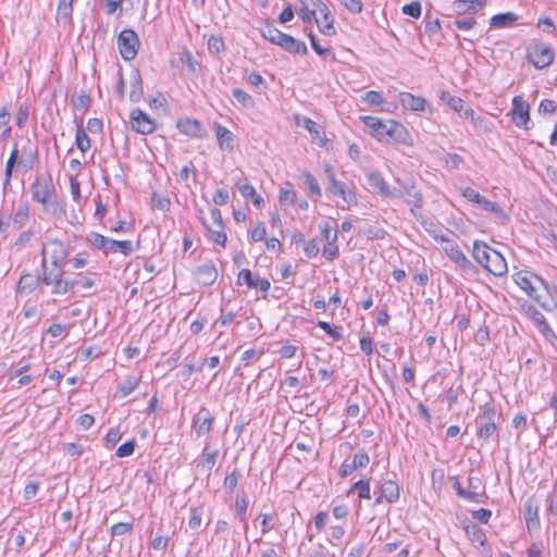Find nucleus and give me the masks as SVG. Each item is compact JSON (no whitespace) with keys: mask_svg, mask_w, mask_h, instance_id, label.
Listing matches in <instances>:
<instances>
[{"mask_svg":"<svg viewBox=\"0 0 557 557\" xmlns=\"http://www.w3.org/2000/svg\"><path fill=\"white\" fill-rule=\"evenodd\" d=\"M470 0H455L451 9L458 15L472 14L476 12V7H471Z\"/></svg>","mask_w":557,"mask_h":557,"instance_id":"46","label":"nucleus"},{"mask_svg":"<svg viewBox=\"0 0 557 557\" xmlns=\"http://www.w3.org/2000/svg\"><path fill=\"white\" fill-rule=\"evenodd\" d=\"M381 495L389 503H396L399 499V485L394 480H384L380 486Z\"/></svg>","mask_w":557,"mask_h":557,"instance_id":"31","label":"nucleus"},{"mask_svg":"<svg viewBox=\"0 0 557 557\" xmlns=\"http://www.w3.org/2000/svg\"><path fill=\"white\" fill-rule=\"evenodd\" d=\"M180 61L187 67L190 74H196L201 69V65L198 62V60H196L191 52H189L187 49H184L180 53Z\"/></svg>","mask_w":557,"mask_h":557,"instance_id":"39","label":"nucleus"},{"mask_svg":"<svg viewBox=\"0 0 557 557\" xmlns=\"http://www.w3.org/2000/svg\"><path fill=\"white\" fill-rule=\"evenodd\" d=\"M232 96L236 99L244 108H252L255 106L252 97L240 88H234Z\"/></svg>","mask_w":557,"mask_h":557,"instance_id":"49","label":"nucleus"},{"mask_svg":"<svg viewBox=\"0 0 557 557\" xmlns=\"http://www.w3.org/2000/svg\"><path fill=\"white\" fill-rule=\"evenodd\" d=\"M440 244L448 258L454 261L466 274L474 275L479 273V268L473 264L462 252L459 245L447 236H441Z\"/></svg>","mask_w":557,"mask_h":557,"instance_id":"4","label":"nucleus"},{"mask_svg":"<svg viewBox=\"0 0 557 557\" xmlns=\"http://www.w3.org/2000/svg\"><path fill=\"white\" fill-rule=\"evenodd\" d=\"M133 531V524L126 522H117L111 527L112 536H121Z\"/></svg>","mask_w":557,"mask_h":557,"instance_id":"62","label":"nucleus"},{"mask_svg":"<svg viewBox=\"0 0 557 557\" xmlns=\"http://www.w3.org/2000/svg\"><path fill=\"white\" fill-rule=\"evenodd\" d=\"M304 178H305V184L309 188V190L313 195L321 197L322 193H321V188H320L318 180L310 172H305Z\"/></svg>","mask_w":557,"mask_h":557,"instance_id":"58","label":"nucleus"},{"mask_svg":"<svg viewBox=\"0 0 557 557\" xmlns=\"http://www.w3.org/2000/svg\"><path fill=\"white\" fill-rule=\"evenodd\" d=\"M441 99L447 100V104L449 106V108L457 113H461L466 104V102L461 98L451 96L448 92H443Z\"/></svg>","mask_w":557,"mask_h":557,"instance_id":"51","label":"nucleus"},{"mask_svg":"<svg viewBox=\"0 0 557 557\" xmlns=\"http://www.w3.org/2000/svg\"><path fill=\"white\" fill-rule=\"evenodd\" d=\"M73 2L74 0H59L55 20L64 28L73 27Z\"/></svg>","mask_w":557,"mask_h":557,"instance_id":"19","label":"nucleus"},{"mask_svg":"<svg viewBox=\"0 0 557 557\" xmlns=\"http://www.w3.org/2000/svg\"><path fill=\"white\" fill-rule=\"evenodd\" d=\"M176 128L189 137L203 138L206 136V131L203 129L201 123L197 120H178L176 122Z\"/></svg>","mask_w":557,"mask_h":557,"instance_id":"20","label":"nucleus"},{"mask_svg":"<svg viewBox=\"0 0 557 557\" xmlns=\"http://www.w3.org/2000/svg\"><path fill=\"white\" fill-rule=\"evenodd\" d=\"M495 416L496 408L493 401L485 403L481 407V412L476 417V423L479 424L476 435L480 438L487 440L495 433L497 430Z\"/></svg>","mask_w":557,"mask_h":557,"instance_id":"6","label":"nucleus"},{"mask_svg":"<svg viewBox=\"0 0 557 557\" xmlns=\"http://www.w3.org/2000/svg\"><path fill=\"white\" fill-rule=\"evenodd\" d=\"M195 370L201 371L202 366L196 368L194 358L189 359V357H187L182 363L180 376H182L185 381H188L189 376L194 373Z\"/></svg>","mask_w":557,"mask_h":557,"instance_id":"54","label":"nucleus"},{"mask_svg":"<svg viewBox=\"0 0 557 557\" xmlns=\"http://www.w3.org/2000/svg\"><path fill=\"white\" fill-rule=\"evenodd\" d=\"M88 240L106 253L109 251H116L119 249L123 255L128 256L134 250L133 243L131 240H115L96 232H91L89 234Z\"/></svg>","mask_w":557,"mask_h":557,"instance_id":"7","label":"nucleus"},{"mask_svg":"<svg viewBox=\"0 0 557 557\" xmlns=\"http://www.w3.org/2000/svg\"><path fill=\"white\" fill-rule=\"evenodd\" d=\"M523 517L528 528H536L540 525L539 504L534 497H529L523 504Z\"/></svg>","mask_w":557,"mask_h":557,"instance_id":"23","label":"nucleus"},{"mask_svg":"<svg viewBox=\"0 0 557 557\" xmlns=\"http://www.w3.org/2000/svg\"><path fill=\"white\" fill-rule=\"evenodd\" d=\"M513 281L544 310L553 311L557 308L549 286L541 276L529 271H519L513 274Z\"/></svg>","mask_w":557,"mask_h":557,"instance_id":"1","label":"nucleus"},{"mask_svg":"<svg viewBox=\"0 0 557 557\" xmlns=\"http://www.w3.org/2000/svg\"><path fill=\"white\" fill-rule=\"evenodd\" d=\"M362 233L371 240L384 239L386 236V231L375 225H369L362 230Z\"/></svg>","mask_w":557,"mask_h":557,"instance_id":"57","label":"nucleus"},{"mask_svg":"<svg viewBox=\"0 0 557 557\" xmlns=\"http://www.w3.org/2000/svg\"><path fill=\"white\" fill-rule=\"evenodd\" d=\"M484 269L495 276H503L508 270L505 258L497 250H494L492 256H490V261L487 264H484Z\"/></svg>","mask_w":557,"mask_h":557,"instance_id":"24","label":"nucleus"},{"mask_svg":"<svg viewBox=\"0 0 557 557\" xmlns=\"http://www.w3.org/2000/svg\"><path fill=\"white\" fill-rule=\"evenodd\" d=\"M42 269V284L51 286V294L63 295L70 292H74L76 288L75 278H65L64 269H49L48 260L44 258L41 260Z\"/></svg>","mask_w":557,"mask_h":557,"instance_id":"3","label":"nucleus"},{"mask_svg":"<svg viewBox=\"0 0 557 557\" xmlns=\"http://www.w3.org/2000/svg\"><path fill=\"white\" fill-rule=\"evenodd\" d=\"M240 195L247 199V200H250L252 202V205L256 207V208H261L264 206V200L263 198L257 194L255 187L251 185V184H236Z\"/></svg>","mask_w":557,"mask_h":557,"instance_id":"32","label":"nucleus"},{"mask_svg":"<svg viewBox=\"0 0 557 557\" xmlns=\"http://www.w3.org/2000/svg\"><path fill=\"white\" fill-rule=\"evenodd\" d=\"M466 533L469 540L473 543H479L480 545H484L486 542L485 533L481 528L476 524L466 527Z\"/></svg>","mask_w":557,"mask_h":557,"instance_id":"42","label":"nucleus"},{"mask_svg":"<svg viewBox=\"0 0 557 557\" xmlns=\"http://www.w3.org/2000/svg\"><path fill=\"white\" fill-rule=\"evenodd\" d=\"M32 199L49 212L61 210V203L50 174H37L30 185Z\"/></svg>","mask_w":557,"mask_h":557,"instance_id":"2","label":"nucleus"},{"mask_svg":"<svg viewBox=\"0 0 557 557\" xmlns=\"http://www.w3.org/2000/svg\"><path fill=\"white\" fill-rule=\"evenodd\" d=\"M325 172L329 177L330 191L333 195L341 197L349 206L356 205L357 197H356L355 193L352 190L348 189L347 186L343 182H339L336 180L335 174L330 166L326 168Z\"/></svg>","mask_w":557,"mask_h":557,"instance_id":"15","label":"nucleus"},{"mask_svg":"<svg viewBox=\"0 0 557 557\" xmlns=\"http://www.w3.org/2000/svg\"><path fill=\"white\" fill-rule=\"evenodd\" d=\"M144 97V86L140 71L133 67L131 71V91L129 100L132 102H139Z\"/></svg>","mask_w":557,"mask_h":557,"instance_id":"25","label":"nucleus"},{"mask_svg":"<svg viewBox=\"0 0 557 557\" xmlns=\"http://www.w3.org/2000/svg\"><path fill=\"white\" fill-rule=\"evenodd\" d=\"M29 219V208L27 202L20 203L12 218V226L15 231L21 230Z\"/></svg>","mask_w":557,"mask_h":557,"instance_id":"34","label":"nucleus"},{"mask_svg":"<svg viewBox=\"0 0 557 557\" xmlns=\"http://www.w3.org/2000/svg\"><path fill=\"white\" fill-rule=\"evenodd\" d=\"M422 225L424 227V230L436 240V242H440L441 240V236H444L442 234V228L441 226L433 222V221H422Z\"/></svg>","mask_w":557,"mask_h":557,"instance_id":"59","label":"nucleus"},{"mask_svg":"<svg viewBox=\"0 0 557 557\" xmlns=\"http://www.w3.org/2000/svg\"><path fill=\"white\" fill-rule=\"evenodd\" d=\"M42 259L50 258L49 269H64L67 263L69 248L59 239H50L41 250Z\"/></svg>","mask_w":557,"mask_h":557,"instance_id":"5","label":"nucleus"},{"mask_svg":"<svg viewBox=\"0 0 557 557\" xmlns=\"http://www.w3.org/2000/svg\"><path fill=\"white\" fill-rule=\"evenodd\" d=\"M385 144L412 145V138L408 129L395 120H388V129Z\"/></svg>","mask_w":557,"mask_h":557,"instance_id":"14","label":"nucleus"},{"mask_svg":"<svg viewBox=\"0 0 557 557\" xmlns=\"http://www.w3.org/2000/svg\"><path fill=\"white\" fill-rule=\"evenodd\" d=\"M247 507H248V500H247V497L246 495H237V498H236V517L238 518L239 521L244 522L245 523V530H247L248 525L246 523V511H247Z\"/></svg>","mask_w":557,"mask_h":557,"instance_id":"48","label":"nucleus"},{"mask_svg":"<svg viewBox=\"0 0 557 557\" xmlns=\"http://www.w3.org/2000/svg\"><path fill=\"white\" fill-rule=\"evenodd\" d=\"M448 481L451 482V486L455 490L456 494L470 503H481V493H474L467 491L459 481V478L456 475L448 476Z\"/></svg>","mask_w":557,"mask_h":557,"instance_id":"28","label":"nucleus"},{"mask_svg":"<svg viewBox=\"0 0 557 557\" xmlns=\"http://www.w3.org/2000/svg\"><path fill=\"white\" fill-rule=\"evenodd\" d=\"M462 196L467 200L478 203L483 210L495 213L504 221L509 220V216L505 213L504 209L497 202L491 201L487 198H485L484 196H481L472 187H466L462 190Z\"/></svg>","mask_w":557,"mask_h":557,"instance_id":"10","label":"nucleus"},{"mask_svg":"<svg viewBox=\"0 0 557 557\" xmlns=\"http://www.w3.org/2000/svg\"><path fill=\"white\" fill-rule=\"evenodd\" d=\"M494 250L495 249L491 248L484 242L474 240L472 256L475 259V261L484 268V264L488 263L490 256H492Z\"/></svg>","mask_w":557,"mask_h":557,"instance_id":"29","label":"nucleus"},{"mask_svg":"<svg viewBox=\"0 0 557 557\" xmlns=\"http://www.w3.org/2000/svg\"><path fill=\"white\" fill-rule=\"evenodd\" d=\"M172 206L171 199L168 195L160 193V191H153L151 195V208L158 209L160 211L166 212L170 211Z\"/></svg>","mask_w":557,"mask_h":557,"instance_id":"36","label":"nucleus"},{"mask_svg":"<svg viewBox=\"0 0 557 557\" xmlns=\"http://www.w3.org/2000/svg\"><path fill=\"white\" fill-rule=\"evenodd\" d=\"M213 423V418L210 414L202 417L197 414L194 418V429L198 435H203L210 432Z\"/></svg>","mask_w":557,"mask_h":557,"instance_id":"37","label":"nucleus"},{"mask_svg":"<svg viewBox=\"0 0 557 557\" xmlns=\"http://www.w3.org/2000/svg\"><path fill=\"white\" fill-rule=\"evenodd\" d=\"M132 128L139 134L148 135L156 129L154 121L139 108L134 109L129 114Z\"/></svg>","mask_w":557,"mask_h":557,"instance_id":"13","label":"nucleus"},{"mask_svg":"<svg viewBox=\"0 0 557 557\" xmlns=\"http://www.w3.org/2000/svg\"><path fill=\"white\" fill-rule=\"evenodd\" d=\"M18 154H20V150H18L17 144H14L13 148L11 150V153L9 156V159L7 160V163H5L4 182H3L4 189H7V187L10 186V184H11L12 173H13L14 166L17 162Z\"/></svg>","mask_w":557,"mask_h":557,"instance_id":"33","label":"nucleus"},{"mask_svg":"<svg viewBox=\"0 0 557 557\" xmlns=\"http://www.w3.org/2000/svg\"><path fill=\"white\" fill-rule=\"evenodd\" d=\"M321 234L329 246H334L337 242V231L330 222H324L323 225H321Z\"/></svg>","mask_w":557,"mask_h":557,"instance_id":"47","label":"nucleus"},{"mask_svg":"<svg viewBox=\"0 0 557 557\" xmlns=\"http://www.w3.org/2000/svg\"><path fill=\"white\" fill-rule=\"evenodd\" d=\"M360 121L371 129V135L374 138L381 143H385L388 129V120L383 121L376 116L362 115L360 116Z\"/></svg>","mask_w":557,"mask_h":557,"instance_id":"16","label":"nucleus"},{"mask_svg":"<svg viewBox=\"0 0 557 557\" xmlns=\"http://www.w3.org/2000/svg\"><path fill=\"white\" fill-rule=\"evenodd\" d=\"M75 144L82 152H86L90 148V139L82 124L77 125Z\"/></svg>","mask_w":557,"mask_h":557,"instance_id":"41","label":"nucleus"},{"mask_svg":"<svg viewBox=\"0 0 557 557\" xmlns=\"http://www.w3.org/2000/svg\"><path fill=\"white\" fill-rule=\"evenodd\" d=\"M296 191L290 188H281L278 194V203L281 207H288L296 203Z\"/></svg>","mask_w":557,"mask_h":557,"instance_id":"45","label":"nucleus"},{"mask_svg":"<svg viewBox=\"0 0 557 557\" xmlns=\"http://www.w3.org/2000/svg\"><path fill=\"white\" fill-rule=\"evenodd\" d=\"M140 382V377H126L117 387V392L122 397L128 396L131 393L135 391Z\"/></svg>","mask_w":557,"mask_h":557,"instance_id":"43","label":"nucleus"},{"mask_svg":"<svg viewBox=\"0 0 557 557\" xmlns=\"http://www.w3.org/2000/svg\"><path fill=\"white\" fill-rule=\"evenodd\" d=\"M122 437V433L119 428L110 429L104 437L106 447L112 448Z\"/></svg>","mask_w":557,"mask_h":557,"instance_id":"63","label":"nucleus"},{"mask_svg":"<svg viewBox=\"0 0 557 557\" xmlns=\"http://www.w3.org/2000/svg\"><path fill=\"white\" fill-rule=\"evenodd\" d=\"M512 122L519 128L529 131L532 127L530 119V106L523 101L521 96H515L512 98Z\"/></svg>","mask_w":557,"mask_h":557,"instance_id":"11","label":"nucleus"},{"mask_svg":"<svg viewBox=\"0 0 557 557\" xmlns=\"http://www.w3.org/2000/svg\"><path fill=\"white\" fill-rule=\"evenodd\" d=\"M262 36L264 39L269 40L271 44L278 45V40L284 36L285 33L281 32L272 24H267L261 29Z\"/></svg>","mask_w":557,"mask_h":557,"instance_id":"40","label":"nucleus"},{"mask_svg":"<svg viewBox=\"0 0 557 557\" xmlns=\"http://www.w3.org/2000/svg\"><path fill=\"white\" fill-rule=\"evenodd\" d=\"M237 284H246L249 288H257L256 277L249 269H243L237 276Z\"/></svg>","mask_w":557,"mask_h":557,"instance_id":"55","label":"nucleus"},{"mask_svg":"<svg viewBox=\"0 0 557 557\" xmlns=\"http://www.w3.org/2000/svg\"><path fill=\"white\" fill-rule=\"evenodd\" d=\"M218 456H219L218 449H213V450L209 451L207 448H205L202 451L201 461H200L201 466L203 468H207L208 470H211L216 462Z\"/></svg>","mask_w":557,"mask_h":557,"instance_id":"53","label":"nucleus"},{"mask_svg":"<svg viewBox=\"0 0 557 557\" xmlns=\"http://www.w3.org/2000/svg\"><path fill=\"white\" fill-rule=\"evenodd\" d=\"M357 493L359 498L370 499V479H361L355 482L349 488L347 495Z\"/></svg>","mask_w":557,"mask_h":557,"instance_id":"38","label":"nucleus"},{"mask_svg":"<svg viewBox=\"0 0 557 557\" xmlns=\"http://www.w3.org/2000/svg\"><path fill=\"white\" fill-rule=\"evenodd\" d=\"M399 189H403L406 202L410 206V211L413 216L417 218L416 209L422 207L423 196L420 191L413 190L412 185H403Z\"/></svg>","mask_w":557,"mask_h":557,"instance_id":"26","label":"nucleus"},{"mask_svg":"<svg viewBox=\"0 0 557 557\" xmlns=\"http://www.w3.org/2000/svg\"><path fill=\"white\" fill-rule=\"evenodd\" d=\"M304 127L310 133L313 139L321 138V126L309 117H305Z\"/></svg>","mask_w":557,"mask_h":557,"instance_id":"61","label":"nucleus"},{"mask_svg":"<svg viewBox=\"0 0 557 557\" xmlns=\"http://www.w3.org/2000/svg\"><path fill=\"white\" fill-rule=\"evenodd\" d=\"M401 11L405 15L419 18L421 15V3L419 1H412L408 4H405Z\"/></svg>","mask_w":557,"mask_h":557,"instance_id":"60","label":"nucleus"},{"mask_svg":"<svg viewBox=\"0 0 557 557\" xmlns=\"http://www.w3.org/2000/svg\"><path fill=\"white\" fill-rule=\"evenodd\" d=\"M90 101V96L84 90H82L77 96L73 97L71 100L72 106L82 112H86L88 110Z\"/></svg>","mask_w":557,"mask_h":557,"instance_id":"44","label":"nucleus"},{"mask_svg":"<svg viewBox=\"0 0 557 557\" xmlns=\"http://www.w3.org/2000/svg\"><path fill=\"white\" fill-rule=\"evenodd\" d=\"M317 325L323 330L334 341H339L343 338L342 327L341 326H332L326 321H318Z\"/></svg>","mask_w":557,"mask_h":557,"instance_id":"50","label":"nucleus"},{"mask_svg":"<svg viewBox=\"0 0 557 557\" xmlns=\"http://www.w3.org/2000/svg\"><path fill=\"white\" fill-rule=\"evenodd\" d=\"M399 101L405 109L411 111H423L426 104V100L423 97L414 96L410 92H400Z\"/></svg>","mask_w":557,"mask_h":557,"instance_id":"27","label":"nucleus"},{"mask_svg":"<svg viewBox=\"0 0 557 557\" xmlns=\"http://www.w3.org/2000/svg\"><path fill=\"white\" fill-rule=\"evenodd\" d=\"M38 159L39 150L37 145L32 143V140L27 138L26 145H24L22 148L20 165L23 166L25 171H29L37 163Z\"/></svg>","mask_w":557,"mask_h":557,"instance_id":"18","label":"nucleus"},{"mask_svg":"<svg viewBox=\"0 0 557 557\" xmlns=\"http://www.w3.org/2000/svg\"><path fill=\"white\" fill-rule=\"evenodd\" d=\"M42 276L38 274L33 273H24L21 275L17 285H16V293L17 294H32L34 290L37 289L41 281Z\"/></svg>","mask_w":557,"mask_h":557,"instance_id":"21","label":"nucleus"},{"mask_svg":"<svg viewBox=\"0 0 557 557\" xmlns=\"http://www.w3.org/2000/svg\"><path fill=\"white\" fill-rule=\"evenodd\" d=\"M136 440H129L120 445L115 451V455L120 458L132 456L136 448Z\"/></svg>","mask_w":557,"mask_h":557,"instance_id":"56","label":"nucleus"},{"mask_svg":"<svg viewBox=\"0 0 557 557\" xmlns=\"http://www.w3.org/2000/svg\"><path fill=\"white\" fill-rule=\"evenodd\" d=\"M369 186L383 197L403 198V189H391L385 178L379 171H369L367 174Z\"/></svg>","mask_w":557,"mask_h":557,"instance_id":"12","label":"nucleus"},{"mask_svg":"<svg viewBox=\"0 0 557 557\" xmlns=\"http://www.w3.org/2000/svg\"><path fill=\"white\" fill-rule=\"evenodd\" d=\"M554 50L541 42L533 41L527 48V58L536 69L542 70L549 66L554 61Z\"/></svg>","mask_w":557,"mask_h":557,"instance_id":"9","label":"nucleus"},{"mask_svg":"<svg viewBox=\"0 0 557 557\" xmlns=\"http://www.w3.org/2000/svg\"><path fill=\"white\" fill-rule=\"evenodd\" d=\"M214 128H215V136H216L219 147L222 150H233V148H234L233 133L219 123H215Z\"/></svg>","mask_w":557,"mask_h":557,"instance_id":"30","label":"nucleus"},{"mask_svg":"<svg viewBox=\"0 0 557 557\" xmlns=\"http://www.w3.org/2000/svg\"><path fill=\"white\" fill-rule=\"evenodd\" d=\"M197 282L202 286L212 285L218 278V270L212 261L199 265L195 271Z\"/></svg>","mask_w":557,"mask_h":557,"instance_id":"17","label":"nucleus"},{"mask_svg":"<svg viewBox=\"0 0 557 557\" xmlns=\"http://www.w3.org/2000/svg\"><path fill=\"white\" fill-rule=\"evenodd\" d=\"M476 24L475 18L473 17H462V18H456L451 25L455 26L458 29L461 30H470L474 27Z\"/></svg>","mask_w":557,"mask_h":557,"instance_id":"64","label":"nucleus"},{"mask_svg":"<svg viewBox=\"0 0 557 557\" xmlns=\"http://www.w3.org/2000/svg\"><path fill=\"white\" fill-rule=\"evenodd\" d=\"M370 462V457L367 450L362 447L359 448L352 458V467L356 469L366 468Z\"/></svg>","mask_w":557,"mask_h":557,"instance_id":"52","label":"nucleus"},{"mask_svg":"<svg viewBox=\"0 0 557 557\" xmlns=\"http://www.w3.org/2000/svg\"><path fill=\"white\" fill-rule=\"evenodd\" d=\"M518 20V15L512 12L498 13L491 17L490 24L492 27H508L513 25Z\"/></svg>","mask_w":557,"mask_h":557,"instance_id":"35","label":"nucleus"},{"mask_svg":"<svg viewBox=\"0 0 557 557\" xmlns=\"http://www.w3.org/2000/svg\"><path fill=\"white\" fill-rule=\"evenodd\" d=\"M116 42L120 54L125 61H132L136 58L140 47V40L134 29H123L119 34Z\"/></svg>","mask_w":557,"mask_h":557,"instance_id":"8","label":"nucleus"},{"mask_svg":"<svg viewBox=\"0 0 557 557\" xmlns=\"http://www.w3.org/2000/svg\"><path fill=\"white\" fill-rule=\"evenodd\" d=\"M281 48H283L285 51L294 54H307L308 48L306 44L301 40H298L294 38L293 36L288 34H284V36L278 40V45Z\"/></svg>","mask_w":557,"mask_h":557,"instance_id":"22","label":"nucleus"}]
</instances>
